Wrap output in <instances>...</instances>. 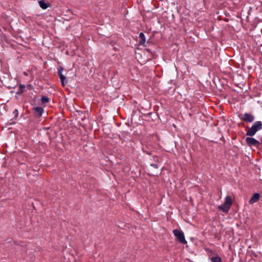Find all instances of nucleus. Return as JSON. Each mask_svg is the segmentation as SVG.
I'll use <instances>...</instances> for the list:
<instances>
[{
  "label": "nucleus",
  "mask_w": 262,
  "mask_h": 262,
  "mask_svg": "<svg viewBox=\"0 0 262 262\" xmlns=\"http://www.w3.org/2000/svg\"><path fill=\"white\" fill-rule=\"evenodd\" d=\"M248 130L247 131L246 136L252 137L256 133L260 130L262 128V123L260 121H256L252 125L251 128H248Z\"/></svg>",
  "instance_id": "nucleus-1"
},
{
  "label": "nucleus",
  "mask_w": 262,
  "mask_h": 262,
  "mask_svg": "<svg viewBox=\"0 0 262 262\" xmlns=\"http://www.w3.org/2000/svg\"><path fill=\"white\" fill-rule=\"evenodd\" d=\"M173 233L176 237L177 241H178L180 243L183 244H187V241L185 238L184 233L182 230L177 229H174L173 230Z\"/></svg>",
  "instance_id": "nucleus-2"
},
{
  "label": "nucleus",
  "mask_w": 262,
  "mask_h": 262,
  "mask_svg": "<svg viewBox=\"0 0 262 262\" xmlns=\"http://www.w3.org/2000/svg\"><path fill=\"white\" fill-rule=\"evenodd\" d=\"M243 117H241V115L239 116L241 119L245 122L251 123L254 120V116L251 114L247 113H245Z\"/></svg>",
  "instance_id": "nucleus-3"
},
{
  "label": "nucleus",
  "mask_w": 262,
  "mask_h": 262,
  "mask_svg": "<svg viewBox=\"0 0 262 262\" xmlns=\"http://www.w3.org/2000/svg\"><path fill=\"white\" fill-rule=\"evenodd\" d=\"M246 142L249 146H253L256 147H258L260 145V142L253 138L247 137L246 138Z\"/></svg>",
  "instance_id": "nucleus-4"
},
{
  "label": "nucleus",
  "mask_w": 262,
  "mask_h": 262,
  "mask_svg": "<svg viewBox=\"0 0 262 262\" xmlns=\"http://www.w3.org/2000/svg\"><path fill=\"white\" fill-rule=\"evenodd\" d=\"M33 111L37 118L40 117L44 112L43 108L39 106L33 107Z\"/></svg>",
  "instance_id": "nucleus-5"
},
{
  "label": "nucleus",
  "mask_w": 262,
  "mask_h": 262,
  "mask_svg": "<svg viewBox=\"0 0 262 262\" xmlns=\"http://www.w3.org/2000/svg\"><path fill=\"white\" fill-rule=\"evenodd\" d=\"M38 3L39 5V6L42 9H46L49 7H50V4L46 2V1H39Z\"/></svg>",
  "instance_id": "nucleus-6"
},
{
  "label": "nucleus",
  "mask_w": 262,
  "mask_h": 262,
  "mask_svg": "<svg viewBox=\"0 0 262 262\" xmlns=\"http://www.w3.org/2000/svg\"><path fill=\"white\" fill-rule=\"evenodd\" d=\"M230 207L223 203L222 205L219 206V209L224 212L227 213L229 211Z\"/></svg>",
  "instance_id": "nucleus-7"
},
{
  "label": "nucleus",
  "mask_w": 262,
  "mask_h": 262,
  "mask_svg": "<svg viewBox=\"0 0 262 262\" xmlns=\"http://www.w3.org/2000/svg\"><path fill=\"white\" fill-rule=\"evenodd\" d=\"M260 195L259 193H254L250 200V203L252 204L257 202L259 199Z\"/></svg>",
  "instance_id": "nucleus-8"
},
{
  "label": "nucleus",
  "mask_w": 262,
  "mask_h": 262,
  "mask_svg": "<svg viewBox=\"0 0 262 262\" xmlns=\"http://www.w3.org/2000/svg\"><path fill=\"white\" fill-rule=\"evenodd\" d=\"M139 37L140 39L139 44L141 45H143L145 42V37L144 34L142 32H141L139 34Z\"/></svg>",
  "instance_id": "nucleus-9"
},
{
  "label": "nucleus",
  "mask_w": 262,
  "mask_h": 262,
  "mask_svg": "<svg viewBox=\"0 0 262 262\" xmlns=\"http://www.w3.org/2000/svg\"><path fill=\"white\" fill-rule=\"evenodd\" d=\"M224 203H225L226 205H228V206L231 207V206L232 204V201L231 196L227 195L225 198V202Z\"/></svg>",
  "instance_id": "nucleus-10"
},
{
  "label": "nucleus",
  "mask_w": 262,
  "mask_h": 262,
  "mask_svg": "<svg viewBox=\"0 0 262 262\" xmlns=\"http://www.w3.org/2000/svg\"><path fill=\"white\" fill-rule=\"evenodd\" d=\"M209 259L212 262H222V258L217 255H215L214 256L210 257Z\"/></svg>",
  "instance_id": "nucleus-11"
},
{
  "label": "nucleus",
  "mask_w": 262,
  "mask_h": 262,
  "mask_svg": "<svg viewBox=\"0 0 262 262\" xmlns=\"http://www.w3.org/2000/svg\"><path fill=\"white\" fill-rule=\"evenodd\" d=\"M25 85L24 84H20L18 91L16 92V94L20 95L24 93L25 91Z\"/></svg>",
  "instance_id": "nucleus-12"
},
{
  "label": "nucleus",
  "mask_w": 262,
  "mask_h": 262,
  "mask_svg": "<svg viewBox=\"0 0 262 262\" xmlns=\"http://www.w3.org/2000/svg\"><path fill=\"white\" fill-rule=\"evenodd\" d=\"M59 78L63 86H65L68 83V80L66 79V77L63 75Z\"/></svg>",
  "instance_id": "nucleus-13"
},
{
  "label": "nucleus",
  "mask_w": 262,
  "mask_h": 262,
  "mask_svg": "<svg viewBox=\"0 0 262 262\" xmlns=\"http://www.w3.org/2000/svg\"><path fill=\"white\" fill-rule=\"evenodd\" d=\"M41 101L42 104H46L49 101V99L47 96H43L41 98Z\"/></svg>",
  "instance_id": "nucleus-14"
},
{
  "label": "nucleus",
  "mask_w": 262,
  "mask_h": 262,
  "mask_svg": "<svg viewBox=\"0 0 262 262\" xmlns=\"http://www.w3.org/2000/svg\"><path fill=\"white\" fill-rule=\"evenodd\" d=\"M63 70V68L62 67H59V68L58 69V75L59 78L63 75V74H62V72Z\"/></svg>",
  "instance_id": "nucleus-15"
},
{
  "label": "nucleus",
  "mask_w": 262,
  "mask_h": 262,
  "mask_svg": "<svg viewBox=\"0 0 262 262\" xmlns=\"http://www.w3.org/2000/svg\"><path fill=\"white\" fill-rule=\"evenodd\" d=\"M13 114L14 115V119H16L18 116V111L17 109H15L13 111Z\"/></svg>",
  "instance_id": "nucleus-16"
},
{
  "label": "nucleus",
  "mask_w": 262,
  "mask_h": 262,
  "mask_svg": "<svg viewBox=\"0 0 262 262\" xmlns=\"http://www.w3.org/2000/svg\"><path fill=\"white\" fill-rule=\"evenodd\" d=\"M153 159H154V160L155 162H156L157 163L160 162V159L159 157L154 156H153Z\"/></svg>",
  "instance_id": "nucleus-17"
},
{
  "label": "nucleus",
  "mask_w": 262,
  "mask_h": 262,
  "mask_svg": "<svg viewBox=\"0 0 262 262\" xmlns=\"http://www.w3.org/2000/svg\"><path fill=\"white\" fill-rule=\"evenodd\" d=\"M150 166L156 169L158 168V165L156 163H151L150 164Z\"/></svg>",
  "instance_id": "nucleus-18"
},
{
  "label": "nucleus",
  "mask_w": 262,
  "mask_h": 262,
  "mask_svg": "<svg viewBox=\"0 0 262 262\" xmlns=\"http://www.w3.org/2000/svg\"><path fill=\"white\" fill-rule=\"evenodd\" d=\"M209 252L212 254V251L211 250H209Z\"/></svg>",
  "instance_id": "nucleus-19"
},
{
  "label": "nucleus",
  "mask_w": 262,
  "mask_h": 262,
  "mask_svg": "<svg viewBox=\"0 0 262 262\" xmlns=\"http://www.w3.org/2000/svg\"><path fill=\"white\" fill-rule=\"evenodd\" d=\"M208 256H209V257H210L211 254H210V253H208Z\"/></svg>",
  "instance_id": "nucleus-20"
}]
</instances>
